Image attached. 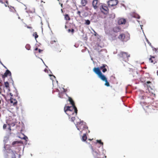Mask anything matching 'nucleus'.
Listing matches in <instances>:
<instances>
[{
	"mask_svg": "<svg viewBox=\"0 0 158 158\" xmlns=\"http://www.w3.org/2000/svg\"><path fill=\"white\" fill-rule=\"evenodd\" d=\"M77 14L80 17H81V12L80 11H78L77 12Z\"/></svg>",
	"mask_w": 158,
	"mask_h": 158,
	"instance_id": "33",
	"label": "nucleus"
},
{
	"mask_svg": "<svg viewBox=\"0 0 158 158\" xmlns=\"http://www.w3.org/2000/svg\"><path fill=\"white\" fill-rule=\"evenodd\" d=\"M134 17L135 18H136L137 19H139L140 18V16L138 15H135V16H134Z\"/></svg>",
	"mask_w": 158,
	"mask_h": 158,
	"instance_id": "34",
	"label": "nucleus"
},
{
	"mask_svg": "<svg viewBox=\"0 0 158 158\" xmlns=\"http://www.w3.org/2000/svg\"><path fill=\"white\" fill-rule=\"evenodd\" d=\"M13 121H12L11 120L9 121V122H8V124L9 126H11L12 127H13L15 125L16 123V119H12Z\"/></svg>",
	"mask_w": 158,
	"mask_h": 158,
	"instance_id": "13",
	"label": "nucleus"
},
{
	"mask_svg": "<svg viewBox=\"0 0 158 158\" xmlns=\"http://www.w3.org/2000/svg\"><path fill=\"white\" fill-rule=\"evenodd\" d=\"M96 142L95 143L96 146H97V143H98L101 146H102V147H103V143L102 142L101 140H96Z\"/></svg>",
	"mask_w": 158,
	"mask_h": 158,
	"instance_id": "20",
	"label": "nucleus"
},
{
	"mask_svg": "<svg viewBox=\"0 0 158 158\" xmlns=\"http://www.w3.org/2000/svg\"><path fill=\"white\" fill-rule=\"evenodd\" d=\"M144 97H144V96H142V98H143V99H144Z\"/></svg>",
	"mask_w": 158,
	"mask_h": 158,
	"instance_id": "44",
	"label": "nucleus"
},
{
	"mask_svg": "<svg viewBox=\"0 0 158 158\" xmlns=\"http://www.w3.org/2000/svg\"><path fill=\"white\" fill-rule=\"evenodd\" d=\"M77 129L81 132V133L83 130H87L88 129L85 123L83 121H81L80 122L78 123L77 124Z\"/></svg>",
	"mask_w": 158,
	"mask_h": 158,
	"instance_id": "5",
	"label": "nucleus"
},
{
	"mask_svg": "<svg viewBox=\"0 0 158 158\" xmlns=\"http://www.w3.org/2000/svg\"><path fill=\"white\" fill-rule=\"evenodd\" d=\"M9 119H12V117H10V118Z\"/></svg>",
	"mask_w": 158,
	"mask_h": 158,
	"instance_id": "47",
	"label": "nucleus"
},
{
	"mask_svg": "<svg viewBox=\"0 0 158 158\" xmlns=\"http://www.w3.org/2000/svg\"><path fill=\"white\" fill-rule=\"evenodd\" d=\"M0 3L4 4V5L6 7H7L8 5L7 0H0Z\"/></svg>",
	"mask_w": 158,
	"mask_h": 158,
	"instance_id": "18",
	"label": "nucleus"
},
{
	"mask_svg": "<svg viewBox=\"0 0 158 158\" xmlns=\"http://www.w3.org/2000/svg\"><path fill=\"white\" fill-rule=\"evenodd\" d=\"M100 7V10L101 12L104 14H107L109 11V9L107 7L104 5H102Z\"/></svg>",
	"mask_w": 158,
	"mask_h": 158,
	"instance_id": "9",
	"label": "nucleus"
},
{
	"mask_svg": "<svg viewBox=\"0 0 158 158\" xmlns=\"http://www.w3.org/2000/svg\"><path fill=\"white\" fill-rule=\"evenodd\" d=\"M126 22V20L125 19L121 18L118 21V23L119 25L124 24Z\"/></svg>",
	"mask_w": 158,
	"mask_h": 158,
	"instance_id": "15",
	"label": "nucleus"
},
{
	"mask_svg": "<svg viewBox=\"0 0 158 158\" xmlns=\"http://www.w3.org/2000/svg\"><path fill=\"white\" fill-rule=\"evenodd\" d=\"M33 36H34L35 39H36L38 37V35L36 32H35L33 34Z\"/></svg>",
	"mask_w": 158,
	"mask_h": 158,
	"instance_id": "28",
	"label": "nucleus"
},
{
	"mask_svg": "<svg viewBox=\"0 0 158 158\" xmlns=\"http://www.w3.org/2000/svg\"><path fill=\"white\" fill-rule=\"evenodd\" d=\"M94 33H95V34H94V35L95 36H96L97 35V33L95 31H94Z\"/></svg>",
	"mask_w": 158,
	"mask_h": 158,
	"instance_id": "42",
	"label": "nucleus"
},
{
	"mask_svg": "<svg viewBox=\"0 0 158 158\" xmlns=\"http://www.w3.org/2000/svg\"><path fill=\"white\" fill-rule=\"evenodd\" d=\"M8 75L11 76V73L8 70L6 71L4 75H2V77L3 78H5L7 77Z\"/></svg>",
	"mask_w": 158,
	"mask_h": 158,
	"instance_id": "14",
	"label": "nucleus"
},
{
	"mask_svg": "<svg viewBox=\"0 0 158 158\" xmlns=\"http://www.w3.org/2000/svg\"><path fill=\"white\" fill-rule=\"evenodd\" d=\"M8 7L9 8L10 11L13 12H16V10L14 7H11V6L10 7L9 6H8Z\"/></svg>",
	"mask_w": 158,
	"mask_h": 158,
	"instance_id": "23",
	"label": "nucleus"
},
{
	"mask_svg": "<svg viewBox=\"0 0 158 158\" xmlns=\"http://www.w3.org/2000/svg\"><path fill=\"white\" fill-rule=\"evenodd\" d=\"M27 28H31V27H27Z\"/></svg>",
	"mask_w": 158,
	"mask_h": 158,
	"instance_id": "43",
	"label": "nucleus"
},
{
	"mask_svg": "<svg viewBox=\"0 0 158 158\" xmlns=\"http://www.w3.org/2000/svg\"><path fill=\"white\" fill-rule=\"evenodd\" d=\"M69 101L70 102V104L72 105V107L74 108L76 107L75 105V103L73 99L70 97H69L68 98Z\"/></svg>",
	"mask_w": 158,
	"mask_h": 158,
	"instance_id": "16",
	"label": "nucleus"
},
{
	"mask_svg": "<svg viewBox=\"0 0 158 158\" xmlns=\"http://www.w3.org/2000/svg\"><path fill=\"white\" fill-rule=\"evenodd\" d=\"M68 31L69 32H71L72 33H73L74 32V30L73 29H69L68 30Z\"/></svg>",
	"mask_w": 158,
	"mask_h": 158,
	"instance_id": "32",
	"label": "nucleus"
},
{
	"mask_svg": "<svg viewBox=\"0 0 158 158\" xmlns=\"http://www.w3.org/2000/svg\"><path fill=\"white\" fill-rule=\"evenodd\" d=\"M35 50L36 51H38L37 52H35V53H41L43 51V50H41L40 49H38L37 48H35Z\"/></svg>",
	"mask_w": 158,
	"mask_h": 158,
	"instance_id": "22",
	"label": "nucleus"
},
{
	"mask_svg": "<svg viewBox=\"0 0 158 158\" xmlns=\"http://www.w3.org/2000/svg\"><path fill=\"white\" fill-rule=\"evenodd\" d=\"M152 48L153 51L157 55L158 54V48H155L153 47H152Z\"/></svg>",
	"mask_w": 158,
	"mask_h": 158,
	"instance_id": "25",
	"label": "nucleus"
},
{
	"mask_svg": "<svg viewBox=\"0 0 158 158\" xmlns=\"http://www.w3.org/2000/svg\"><path fill=\"white\" fill-rule=\"evenodd\" d=\"M85 23L86 25H89L90 24V21L89 20H86Z\"/></svg>",
	"mask_w": 158,
	"mask_h": 158,
	"instance_id": "31",
	"label": "nucleus"
},
{
	"mask_svg": "<svg viewBox=\"0 0 158 158\" xmlns=\"http://www.w3.org/2000/svg\"><path fill=\"white\" fill-rule=\"evenodd\" d=\"M23 139H25L26 140H26L28 138H27V136H25V137H24L23 138Z\"/></svg>",
	"mask_w": 158,
	"mask_h": 158,
	"instance_id": "38",
	"label": "nucleus"
},
{
	"mask_svg": "<svg viewBox=\"0 0 158 158\" xmlns=\"http://www.w3.org/2000/svg\"><path fill=\"white\" fill-rule=\"evenodd\" d=\"M1 85H0V93H1L2 91Z\"/></svg>",
	"mask_w": 158,
	"mask_h": 158,
	"instance_id": "39",
	"label": "nucleus"
},
{
	"mask_svg": "<svg viewBox=\"0 0 158 158\" xmlns=\"http://www.w3.org/2000/svg\"><path fill=\"white\" fill-rule=\"evenodd\" d=\"M76 116L73 115L71 116L70 118L71 119V121L73 122L75 119V117Z\"/></svg>",
	"mask_w": 158,
	"mask_h": 158,
	"instance_id": "27",
	"label": "nucleus"
},
{
	"mask_svg": "<svg viewBox=\"0 0 158 158\" xmlns=\"http://www.w3.org/2000/svg\"><path fill=\"white\" fill-rule=\"evenodd\" d=\"M90 144L89 147L92 150V154L95 158H104L106 157L103 152V151L102 148H101V150L100 151L99 149H94L93 148L91 144Z\"/></svg>",
	"mask_w": 158,
	"mask_h": 158,
	"instance_id": "2",
	"label": "nucleus"
},
{
	"mask_svg": "<svg viewBox=\"0 0 158 158\" xmlns=\"http://www.w3.org/2000/svg\"><path fill=\"white\" fill-rule=\"evenodd\" d=\"M46 69H45V70H44L45 71V72H46Z\"/></svg>",
	"mask_w": 158,
	"mask_h": 158,
	"instance_id": "48",
	"label": "nucleus"
},
{
	"mask_svg": "<svg viewBox=\"0 0 158 158\" xmlns=\"http://www.w3.org/2000/svg\"><path fill=\"white\" fill-rule=\"evenodd\" d=\"M108 6L109 7H112L116 6L118 3L117 0H110L107 2Z\"/></svg>",
	"mask_w": 158,
	"mask_h": 158,
	"instance_id": "8",
	"label": "nucleus"
},
{
	"mask_svg": "<svg viewBox=\"0 0 158 158\" xmlns=\"http://www.w3.org/2000/svg\"><path fill=\"white\" fill-rule=\"evenodd\" d=\"M26 48L28 50H29L31 48V46L29 44H27L25 46Z\"/></svg>",
	"mask_w": 158,
	"mask_h": 158,
	"instance_id": "30",
	"label": "nucleus"
},
{
	"mask_svg": "<svg viewBox=\"0 0 158 158\" xmlns=\"http://www.w3.org/2000/svg\"><path fill=\"white\" fill-rule=\"evenodd\" d=\"M64 112L69 116V118L73 116H77V107L74 108L69 106H65L64 108Z\"/></svg>",
	"mask_w": 158,
	"mask_h": 158,
	"instance_id": "3",
	"label": "nucleus"
},
{
	"mask_svg": "<svg viewBox=\"0 0 158 158\" xmlns=\"http://www.w3.org/2000/svg\"><path fill=\"white\" fill-rule=\"evenodd\" d=\"M11 127V126H9V130H10V131H11V128H10Z\"/></svg>",
	"mask_w": 158,
	"mask_h": 158,
	"instance_id": "41",
	"label": "nucleus"
},
{
	"mask_svg": "<svg viewBox=\"0 0 158 158\" xmlns=\"http://www.w3.org/2000/svg\"><path fill=\"white\" fill-rule=\"evenodd\" d=\"M87 0H81V4L83 6H85L87 3Z\"/></svg>",
	"mask_w": 158,
	"mask_h": 158,
	"instance_id": "21",
	"label": "nucleus"
},
{
	"mask_svg": "<svg viewBox=\"0 0 158 158\" xmlns=\"http://www.w3.org/2000/svg\"><path fill=\"white\" fill-rule=\"evenodd\" d=\"M108 68V66L106 64H102V66H101L100 68H98L99 69L102 70V72L103 73H105L107 71V69L106 68Z\"/></svg>",
	"mask_w": 158,
	"mask_h": 158,
	"instance_id": "12",
	"label": "nucleus"
},
{
	"mask_svg": "<svg viewBox=\"0 0 158 158\" xmlns=\"http://www.w3.org/2000/svg\"><path fill=\"white\" fill-rule=\"evenodd\" d=\"M17 143H18L17 141H14L12 143V145L14 146L15 144Z\"/></svg>",
	"mask_w": 158,
	"mask_h": 158,
	"instance_id": "36",
	"label": "nucleus"
},
{
	"mask_svg": "<svg viewBox=\"0 0 158 158\" xmlns=\"http://www.w3.org/2000/svg\"><path fill=\"white\" fill-rule=\"evenodd\" d=\"M64 18L66 20H70V18L68 14H65L64 15Z\"/></svg>",
	"mask_w": 158,
	"mask_h": 158,
	"instance_id": "26",
	"label": "nucleus"
},
{
	"mask_svg": "<svg viewBox=\"0 0 158 158\" xmlns=\"http://www.w3.org/2000/svg\"><path fill=\"white\" fill-rule=\"evenodd\" d=\"M87 139V137L86 134H84L82 137V139L83 141H85Z\"/></svg>",
	"mask_w": 158,
	"mask_h": 158,
	"instance_id": "24",
	"label": "nucleus"
},
{
	"mask_svg": "<svg viewBox=\"0 0 158 158\" xmlns=\"http://www.w3.org/2000/svg\"><path fill=\"white\" fill-rule=\"evenodd\" d=\"M118 39L122 41H127L129 39L127 35L124 34H121L118 37Z\"/></svg>",
	"mask_w": 158,
	"mask_h": 158,
	"instance_id": "7",
	"label": "nucleus"
},
{
	"mask_svg": "<svg viewBox=\"0 0 158 158\" xmlns=\"http://www.w3.org/2000/svg\"><path fill=\"white\" fill-rule=\"evenodd\" d=\"M58 1H59V0H58Z\"/></svg>",
	"mask_w": 158,
	"mask_h": 158,
	"instance_id": "49",
	"label": "nucleus"
},
{
	"mask_svg": "<svg viewBox=\"0 0 158 158\" xmlns=\"http://www.w3.org/2000/svg\"><path fill=\"white\" fill-rule=\"evenodd\" d=\"M10 103L12 104L13 105L16 106L17 104V102L15 99H14L13 98H10Z\"/></svg>",
	"mask_w": 158,
	"mask_h": 158,
	"instance_id": "17",
	"label": "nucleus"
},
{
	"mask_svg": "<svg viewBox=\"0 0 158 158\" xmlns=\"http://www.w3.org/2000/svg\"><path fill=\"white\" fill-rule=\"evenodd\" d=\"M119 56L122 58V60L125 62H127L129 60V57L130 56V55L127 52H121L118 54Z\"/></svg>",
	"mask_w": 158,
	"mask_h": 158,
	"instance_id": "6",
	"label": "nucleus"
},
{
	"mask_svg": "<svg viewBox=\"0 0 158 158\" xmlns=\"http://www.w3.org/2000/svg\"><path fill=\"white\" fill-rule=\"evenodd\" d=\"M156 56H152L150 55V57L149 59V62L155 64V63H156L157 61V60L156 58Z\"/></svg>",
	"mask_w": 158,
	"mask_h": 158,
	"instance_id": "10",
	"label": "nucleus"
},
{
	"mask_svg": "<svg viewBox=\"0 0 158 158\" xmlns=\"http://www.w3.org/2000/svg\"><path fill=\"white\" fill-rule=\"evenodd\" d=\"M147 41L148 43V44L150 46H151L152 47H153L152 46V45L149 42V41L148 40H147Z\"/></svg>",
	"mask_w": 158,
	"mask_h": 158,
	"instance_id": "35",
	"label": "nucleus"
},
{
	"mask_svg": "<svg viewBox=\"0 0 158 158\" xmlns=\"http://www.w3.org/2000/svg\"><path fill=\"white\" fill-rule=\"evenodd\" d=\"M114 16H115V15L114 14L113 15V17H114Z\"/></svg>",
	"mask_w": 158,
	"mask_h": 158,
	"instance_id": "45",
	"label": "nucleus"
},
{
	"mask_svg": "<svg viewBox=\"0 0 158 158\" xmlns=\"http://www.w3.org/2000/svg\"><path fill=\"white\" fill-rule=\"evenodd\" d=\"M93 71L97 74L98 77L103 81H105V85L107 86H110V84L108 82L107 79L105 76L103 75L100 70L98 67H94L93 69Z\"/></svg>",
	"mask_w": 158,
	"mask_h": 158,
	"instance_id": "4",
	"label": "nucleus"
},
{
	"mask_svg": "<svg viewBox=\"0 0 158 158\" xmlns=\"http://www.w3.org/2000/svg\"><path fill=\"white\" fill-rule=\"evenodd\" d=\"M157 75H158V71H157Z\"/></svg>",
	"mask_w": 158,
	"mask_h": 158,
	"instance_id": "46",
	"label": "nucleus"
},
{
	"mask_svg": "<svg viewBox=\"0 0 158 158\" xmlns=\"http://www.w3.org/2000/svg\"><path fill=\"white\" fill-rule=\"evenodd\" d=\"M145 97L146 99V102H143L142 104L143 107L145 111V112L148 114H152L156 113L157 109H156V107L155 106H153L154 100L152 98L148 97Z\"/></svg>",
	"mask_w": 158,
	"mask_h": 158,
	"instance_id": "1",
	"label": "nucleus"
},
{
	"mask_svg": "<svg viewBox=\"0 0 158 158\" xmlns=\"http://www.w3.org/2000/svg\"><path fill=\"white\" fill-rule=\"evenodd\" d=\"M6 124H4L3 125V129H5L6 128Z\"/></svg>",
	"mask_w": 158,
	"mask_h": 158,
	"instance_id": "37",
	"label": "nucleus"
},
{
	"mask_svg": "<svg viewBox=\"0 0 158 158\" xmlns=\"http://www.w3.org/2000/svg\"><path fill=\"white\" fill-rule=\"evenodd\" d=\"M113 30L114 32H117L120 31V28L118 27H116L113 28Z\"/></svg>",
	"mask_w": 158,
	"mask_h": 158,
	"instance_id": "19",
	"label": "nucleus"
},
{
	"mask_svg": "<svg viewBox=\"0 0 158 158\" xmlns=\"http://www.w3.org/2000/svg\"><path fill=\"white\" fill-rule=\"evenodd\" d=\"M146 83L147 84H149V83H151V82L150 81H148L146 82Z\"/></svg>",
	"mask_w": 158,
	"mask_h": 158,
	"instance_id": "40",
	"label": "nucleus"
},
{
	"mask_svg": "<svg viewBox=\"0 0 158 158\" xmlns=\"http://www.w3.org/2000/svg\"><path fill=\"white\" fill-rule=\"evenodd\" d=\"M93 6L94 9L98 8L99 5V2L97 0H94L92 2Z\"/></svg>",
	"mask_w": 158,
	"mask_h": 158,
	"instance_id": "11",
	"label": "nucleus"
},
{
	"mask_svg": "<svg viewBox=\"0 0 158 158\" xmlns=\"http://www.w3.org/2000/svg\"><path fill=\"white\" fill-rule=\"evenodd\" d=\"M4 85L5 87L8 88H9V84L8 82L7 81L5 82H4Z\"/></svg>",
	"mask_w": 158,
	"mask_h": 158,
	"instance_id": "29",
	"label": "nucleus"
}]
</instances>
